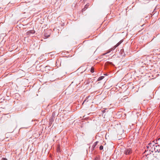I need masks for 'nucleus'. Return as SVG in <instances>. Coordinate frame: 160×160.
<instances>
[{
  "mask_svg": "<svg viewBox=\"0 0 160 160\" xmlns=\"http://www.w3.org/2000/svg\"><path fill=\"white\" fill-rule=\"evenodd\" d=\"M153 141L152 142H150L148 145L147 146V151L149 150L151 151L152 152H156L158 151V149L156 150L155 147H157V146L155 145V143Z\"/></svg>",
  "mask_w": 160,
  "mask_h": 160,
  "instance_id": "nucleus-1",
  "label": "nucleus"
},
{
  "mask_svg": "<svg viewBox=\"0 0 160 160\" xmlns=\"http://www.w3.org/2000/svg\"><path fill=\"white\" fill-rule=\"evenodd\" d=\"M132 152V150L130 148H126L124 151V153L126 155L129 154Z\"/></svg>",
  "mask_w": 160,
  "mask_h": 160,
  "instance_id": "nucleus-2",
  "label": "nucleus"
},
{
  "mask_svg": "<svg viewBox=\"0 0 160 160\" xmlns=\"http://www.w3.org/2000/svg\"><path fill=\"white\" fill-rule=\"evenodd\" d=\"M35 31L34 30H32L28 31L26 33V35L28 36H29L31 34H33L35 33Z\"/></svg>",
  "mask_w": 160,
  "mask_h": 160,
  "instance_id": "nucleus-3",
  "label": "nucleus"
},
{
  "mask_svg": "<svg viewBox=\"0 0 160 160\" xmlns=\"http://www.w3.org/2000/svg\"><path fill=\"white\" fill-rule=\"evenodd\" d=\"M104 78V76H101L99 77L98 78V81H100L102 79Z\"/></svg>",
  "mask_w": 160,
  "mask_h": 160,
  "instance_id": "nucleus-4",
  "label": "nucleus"
},
{
  "mask_svg": "<svg viewBox=\"0 0 160 160\" xmlns=\"http://www.w3.org/2000/svg\"><path fill=\"white\" fill-rule=\"evenodd\" d=\"M121 42H118L115 46H114V48H116L121 43Z\"/></svg>",
  "mask_w": 160,
  "mask_h": 160,
  "instance_id": "nucleus-5",
  "label": "nucleus"
},
{
  "mask_svg": "<svg viewBox=\"0 0 160 160\" xmlns=\"http://www.w3.org/2000/svg\"><path fill=\"white\" fill-rule=\"evenodd\" d=\"M90 71L91 72L93 73L94 72V68L92 67Z\"/></svg>",
  "mask_w": 160,
  "mask_h": 160,
  "instance_id": "nucleus-6",
  "label": "nucleus"
},
{
  "mask_svg": "<svg viewBox=\"0 0 160 160\" xmlns=\"http://www.w3.org/2000/svg\"><path fill=\"white\" fill-rule=\"evenodd\" d=\"M93 160H100V159L99 157H97Z\"/></svg>",
  "mask_w": 160,
  "mask_h": 160,
  "instance_id": "nucleus-7",
  "label": "nucleus"
},
{
  "mask_svg": "<svg viewBox=\"0 0 160 160\" xmlns=\"http://www.w3.org/2000/svg\"><path fill=\"white\" fill-rule=\"evenodd\" d=\"M99 149L100 150H102L103 149V147L101 145L99 147Z\"/></svg>",
  "mask_w": 160,
  "mask_h": 160,
  "instance_id": "nucleus-8",
  "label": "nucleus"
},
{
  "mask_svg": "<svg viewBox=\"0 0 160 160\" xmlns=\"http://www.w3.org/2000/svg\"><path fill=\"white\" fill-rule=\"evenodd\" d=\"M7 159L5 158H2V160H7Z\"/></svg>",
  "mask_w": 160,
  "mask_h": 160,
  "instance_id": "nucleus-9",
  "label": "nucleus"
},
{
  "mask_svg": "<svg viewBox=\"0 0 160 160\" xmlns=\"http://www.w3.org/2000/svg\"><path fill=\"white\" fill-rule=\"evenodd\" d=\"M109 52H109H107V53H104V54H102V55H105L107 53H108V52Z\"/></svg>",
  "mask_w": 160,
  "mask_h": 160,
  "instance_id": "nucleus-10",
  "label": "nucleus"
},
{
  "mask_svg": "<svg viewBox=\"0 0 160 160\" xmlns=\"http://www.w3.org/2000/svg\"><path fill=\"white\" fill-rule=\"evenodd\" d=\"M98 142H95V146L98 143Z\"/></svg>",
  "mask_w": 160,
  "mask_h": 160,
  "instance_id": "nucleus-11",
  "label": "nucleus"
},
{
  "mask_svg": "<svg viewBox=\"0 0 160 160\" xmlns=\"http://www.w3.org/2000/svg\"><path fill=\"white\" fill-rule=\"evenodd\" d=\"M57 151L58 152H59V148H58Z\"/></svg>",
  "mask_w": 160,
  "mask_h": 160,
  "instance_id": "nucleus-12",
  "label": "nucleus"
},
{
  "mask_svg": "<svg viewBox=\"0 0 160 160\" xmlns=\"http://www.w3.org/2000/svg\"><path fill=\"white\" fill-rule=\"evenodd\" d=\"M85 8H87V5H86L85 6Z\"/></svg>",
  "mask_w": 160,
  "mask_h": 160,
  "instance_id": "nucleus-13",
  "label": "nucleus"
},
{
  "mask_svg": "<svg viewBox=\"0 0 160 160\" xmlns=\"http://www.w3.org/2000/svg\"><path fill=\"white\" fill-rule=\"evenodd\" d=\"M84 102H83V103L82 104H83V103H84Z\"/></svg>",
  "mask_w": 160,
  "mask_h": 160,
  "instance_id": "nucleus-14",
  "label": "nucleus"
}]
</instances>
